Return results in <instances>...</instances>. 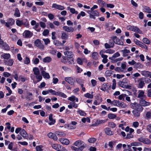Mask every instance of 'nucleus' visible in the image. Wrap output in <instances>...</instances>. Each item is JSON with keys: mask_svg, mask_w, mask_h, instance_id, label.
Returning <instances> with one entry per match:
<instances>
[{"mask_svg": "<svg viewBox=\"0 0 151 151\" xmlns=\"http://www.w3.org/2000/svg\"><path fill=\"white\" fill-rule=\"evenodd\" d=\"M108 125L112 128H114L116 126L114 122H109L108 123Z\"/></svg>", "mask_w": 151, "mask_h": 151, "instance_id": "5fc2aeb1", "label": "nucleus"}, {"mask_svg": "<svg viewBox=\"0 0 151 151\" xmlns=\"http://www.w3.org/2000/svg\"><path fill=\"white\" fill-rule=\"evenodd\" d=\"M33 71L34 74L36 76H38L40 74V70L37 67L34 68H33Z\"/></svg>", "mask_w": 151, "mask_h": 151, "instance_id": "cd10ccee", "label": "nucleus"}, {"mask_svg": "<svg viewBox=\"0 0 151 151\" xmlns=\"http://www.w3.org/2000/svg\"><path fill=\"white\" fill-rule=\"evenodd\" d=\"M10 57V54L9 53H5L1 56V57L5 59L8 60Z\"/></svg>", "mask_w": 151, "mask_h": 151, "instance_id": "7c9ffc66", "label": "nucleus"}, {"mask_svg": "<svg viewBox=\"0 0 151 151\" xmlns=\"http://www.w3.org/2000/svg\"><path fill=\"white\" fill-rule=\"evenodd\" d=\"M33 35V33L28 30H25L23 33V35L25 36L26 38H30Z\"/></svg>", "mask_w": 151, "mask_h": 151, "instance_id": "6e6552de", "label": "nucleus"}, {"mask_svg": "<svg viewBox=\"0 0 151 151\" xmlns=\"http://www.w3.org/2000/svg\"><path fill=\"white\" fill-rule=\"evenodd\" d=\"M77 112L81 116H85L86 115V113L84 111L80 110L77 111Z\"/></svg>", "mask_w": 151, "mask_h": 151, "instance_id": "a19ab883", "label": "nucleus"}, {"mask_svg": "<svg viewBox=\"0 0 151 151\" xmlns=\"http://www.w3.org/2000/svg\"><path fill=\"white\" fill-rule=\"evenodd\" d=\"M15 22V21L14 19L12 18H9L7 20V23L9 25H13Z\"/></svg>", "mask_w": 151, "mask_h": 151, "instance_id": "72a5a7b5", "label": "nucleus"}, {"mask_svg": "<svg viewBox=\"0 0 151 151\" xmlns=\"http://www.w3.org/2000/svg\"><path fill=\"white\" fill-rule=\"evenodd\" d=\"M52 61L51 58L49 56H47L45 57L43 59V62L44 63H50Z\"/></svg>", "mask_w": 151, "mask_h": 151, "instance_id": "393cba45", "label": "nucleus"}, {"mask_svg": "<svg viewBox=\"0 0 151 151\" xmlns=\"http://www.w3.org/2000/svg\"><path fill=\"white\" fill-rule=\"evenodd\" d=\"M22 25L27 27L29 26V22L27 19H24L22 20Z\"/></svg>", "mask_w": 151, "mask_h": 151, "instance_id": "c756f323", "label": "nucleus"}, {"mask_svg": "<svg viewBox=\"0 0 151 151\" xmlns=\"http://www.w3.org/2000/svg\"><path fill=\"white\" fill-rule=\"evenodd\" d=\"M137 97L138 98H140V99L142 98H146V96L144 95V92L143 91L141 90L140 91V92L138 94Z\"/></svg>", "mask_w": 151, "mask_h": 151, "instance_id": "b1692460", "label": "nucleus"}, {"mask_svg": "<svg viewBox=\"0 0 151 151\" xmlns=\"http://www.w3.org/2000/svg\"><path fill=\"white\" fill-rule=\"evenodd\" d=\"M48 137L50 138L53 139L54 140H57V137L55 134L52 132H50L47 134Z\"/></svg>", "mask_w": 151, "mask_h": 151, "instance_id": "2eb2a0df", "label": "nucleus"}, {"mask_svg": "<svg viewBox=\"0 0 151 151\" xmlns=\"http://www.w3.org/2000/svg\"><path fill=\"white\" fill-rule=\"evenodd\" d=\"M104 131L105 134L107 135L111 136L112 135L114 134V132L111 131L109 128H106L104 129Z\"/></svg>", "mask_w": 151, "mask_h": 151, "instance_id": "6ab92c4d", "label": "nucleus"}, {"mask_svg": "<svg viewBox=\"0 0 151 151\" xmlns=\"http://www.w3.org/2000/svg\"><path fill=\"white\" fill-rule=\"evenodd\" d=\"M41 75L43 76L44 78L49 79L50 78V76L48 73H46L45 71V73L44 72V73H42Z\"/></svg>", "mask_w": 151, "mask_h": 151, "instance_id": "37998d69", "label": "nucleus"}, {"mask_svg": "<svg viewBox=\"0 0 151 151\" xmlns=\"http://www.w3.org/2000/svg\"><path fill=\"white\" fill-rule=\"evenodd\" d=\"M34 44L36 46L40 48L41 50H44V46L42 44L41 41L39 39H37L35 41Z\"/></svg>", "mask_w": 151, "mask_h": 151, "instance_id": "20e7f679", "label": "nucleus"}, {"mask_svg": "<svg viewBox=\"0 0 151 151\" xmlns=\"http://www.w3.org/2000/svg\"><path fill=\"white\" fill-rule=\"evenodd\" d=\"M57 96L62 97L63 98H66L67 97V96L65 94L60 91H57Z\"/></svg>", "mask_w": 151, "mask_h": 151, "instance_id": "2f4dec72", "label": "nucleus"}, {"mask_svg": "<svg viewBox=\"0 0 151 151\" xmlns=\"http://www.w3.org/2000/svg\"><path fill=\"white\" fill-rule=\"evenodd\" d=\"M140 112H139L137 111L133 110L132 111V113L134 116L135 117H138L140 116Z\"/></svg>", "mask_w": 151, "mask_h": 151, "instance_id": "473e14b6", "label": "nucleus"}, {"mask_svg": "<svg viewBox=\"0 0 151 151\" xmlns=\"http://www.w3.org/2000/svg\"><path fill=\"white\" fill-rule=\"evenodd\" d=\"M63 30L68 32H72L74 31V28L72 27H69L67 26H64L63 27Z\"/></svg>", "mask_w": 151, "mask_h": 151, "instance_id": "dca6fc26", "label": "nucleus"}, {"mask_svg": "<svg viewBox=\"0 0 151 151\" xmlns=\"http://www.w3.org/2000/svg\"><path fill=\"white\" fill-rule=\"evenodd\" d=\"M55 133L57 135L60 136V137L65 135V134L62 132L56 131L55 132Z\"/></svg>", "mask_w": 151, "mask_h": 151, "instance_id": "09e8293b", "label": "nucleus"}, {"mask_svg": "<svg viewBox=\"0 0 151 151\" xmlns=\"http://www.w3.org/2000/svg\"><path fill=\"white\" fill-rule=\"evenodd\" d=\"M134 68L136 69L137 68H142L143 67V65L142 64L139 63H136L134 66Z\"/></svg>", "mask_w": 151, "mask_h": 151, "instance_id": "c03bdc74", "label": "nucleus"}, {"mask_svg": "<svg viewBox=\"0 0 151 151\" xmlns=\"http://www.w3.org/2000/svg\"><path fill=\"white\" fill-rule=\"evenodd\" d=\"M92 58L94 60H97L98 58L99 55L98 53L96 52H93L91 55Z\"/></svg>", "mask_w": 151, "mask_h": 151, "instance_id": "a878e982", "label": "nucleus"}, {"mask_svg": "<svg viewBox=\"0 0 151 151\" xmlns=\"http://www.w3.org/2000/svg\"><path fill=\"white\" fill-rule=\"evenodd\" d=\"M134 41L135 44L141 47L142 48L147 49V47L145 44H143L142 42L137 40L136 38L134 39Z\"/></svg>", "mask_w": 151, "mask_h": 151, "instance_id": "7ed1b4c3", "label": "nucleus"}, {"mask_svg": "<svg viewBox=\"0 0 151 151\" xmlns=\"http://www.w3.org/2000/svg\"><path fill=\"white\" fill-rule=\"evenodd\" d=\"M67 60L69 64H71L74 63V60L73 57L67 58Z\"/></svg>", "mask_w": 151, "mask_h": 151, "instance_id": "bf43d9fd", "label": "nucleus"}, {"mask_svg": "<svg viewBox=\"0 0 151 151\" xmlns=\"http://www.w3.org/2000/svg\"><path fill=\"white\" fill-rule=\"evenodd\" d=\"M119 103V100H114L112 101L111 104H113L114 106H118V104Z\"/></svg>", "mask_w": 151, "mask_h": 151, "instance_id": "603ef678", "label": "nucleus"}, {"mask_svg": "<svg viewBox=\"0 0 151 151\" xmlns=\"http://www.w3.org/2000/svg\"><path fill=\"white\" fill-rule=\"evenodd\" d=\"M127 95L126 94H122L118 97V99L120 100H122V99H124V97L126 96Z\"/></svg>", "mask_w": 151, "mask_h": 151, "instance_id": "3c124183", "label": "nucleus"}, {"mask_svg": "<svg viewBox=\"0 0 151 151\" xmlns=\"http://www.w3.org/2000/svg\"><path fill=\"white\" fill-rule=\"evenodd\" d=\"M19 134L24 138L27 139L28 137V134L24 129H22L20 132Z\"/></svg>", "mask_w": 151, "mask_h": 151, "instance_id": "ddd939ff", "label": "nucleus"}, {"mask_svg": "<svg viewBox=\"0 0 151 151\" xmlns=\"http://www.w3.org/2000/svg\"><path fill=\"white\" fill-rule=\"evenodd\" d=\"M92 14L94 15L95 16H99V12L96 10L92 11Z\"/></svg>", "mask_w": 151, "mask_h": 151, "instance_id": "69168bd1", "label": "nucleus"}, {"mask_svg": "<svg viewBox=\"0 0 151 151\" xmlns=\"http://www.w3.org/2000/svg\"><path fill=\"white\" fill-rule=\"evenodd\" d=\"M4 62L6 65L12 66L13 64L14 61L12 59H9L8 60H5Z\"/></svg>", "mask_w": 151, "mask_h": 151, "instance_id": "412c9836", "label": "nucleus"}, {"mask_svg": "<svg viewBox=\"0 0 151 151\" xmlns=\"http://www.w3.org/2000/svg\"><path fill=\"white\" fill-rule=\"evenodd\" d=\"M0 22L1 24H5V26H6L7 27H9L10 26L9 25L8 23L7 22H5L4 20L2 19H1L0 20Z\"/></svg>", "mask_w": 151, "mask_h": 151, "instance_id": "49530a36", "label": "nucleus"}, {"mask_svg": "<svg viewBox=\"0 0 151 151\" xmlns=\"http://www.w3.org/2000/svg\"><path fill=\"white\" fill-rule=\"evenodd\" d=\"M111 43L110 45L107 43H106L104 44V46L106 49L109 48L111 47H112L114 46V43L112 42H110Z\"/></svg>", "mask_w": 151, "mask_h": 151, "instance_id": "f704fd0d", "label": "nucleus"}, {"mask_svg": "<svg viewBox=\"0 0 151 151\" xmlns=\"http://www.w3.org/2000/svg\"><path fill=\"white\" fill-rule=\"evenodd\" d=\"M85 145H82L80 146L78 148H77L74 146H72L71 147V148L73 150L75 151H82L83 149L85 147Z\"/></svg>", "mask_w": 151, "mask_h": 151, "instance_id": "4468645a", "label": "nucleus"}, {"mask_svg": "<svg viewBox=\"0 0 151 151\" xmlns=\"http://www.w3.org/2000/svg\"><path fill=\"white\" fill-rule=\"evenodd\" d=\"M130 105L131 108L139 112H142L143 109L142 107L140 104L136 102L131 104Z\"/></svg>", "mask_w": 151, "mask_h": 151, "instance_id": "f03ea898", "label": "nucleus"}, {"mask_svg": "<svg viewBox=\"0 0 151 151\" xmlns=\"http://www.w3.org/2000/svg\"><path fill=\"white\" fill-rule=\"evenodd\" d=\"M49 119L50 122L48 123V124L49 125H53L55 123V119H53L52 114H49Z\"/></svg>", "mask_w": 151, "mask_h": 151, "instance_id": "9b49d317", "label": "nucleus"}, {"mask_svg": "<svg viewBox=\"0 0 151 151\" xmlns=\"http://www.w3.org/2000/svg\"><path fill=\"white\" fill-rule=\"evenodd\" d=\"M16 24L19 26H20L22 25V20H17L16 21Z\"/></svg>", "mask_w": 151, "mask_h": 151, "instance_id": "680f3d73", "label": "nucleus"}, {"mask_svg": "<svg viewBox=\"0 0 151 151\" xmlns=\"http://www.w3.org/2000/svg\"><path fill=\"white\" fill-rule=\"evenodd\" d=\"M144 11L147 12L151 13V9L148 6H145L144 9Z\"/></svg>", "mask_w": 151, "mask_h": 151, "instance_id": "4d7b16f0", "label": "nucleus"}, {"mask_svg": "<svg viewBox=\"0 0 151 151\" xmlns=\"http://www.w3.org/2000/svg\"><path fill=\"white\" fill-rule=\"evenodd\" d=\"M74 145L76 146L79 147L82 145H86L82 141L78 140L76 141L74 144Z\"/></svg>", "mask_w": 151, "mask_h": 151, "instance_id": "a211bd4d", "label": "nucleus"}, {"mask_svg": "<svg viewBox=\"0 0 151 151\" xmlns=\"http://www.w3.org/2000/svg\"><path fill=\"white\" fill-rule=\"evenodd\" d=\"M146 98H142L140 99L139 103L140 104L142 107H146L149 106L150 105V103L147 102L145 101Z\"/></svg>", "mask_w": 151, "mask_h": 151, "instance_id": "0eeeda50", "label": "nucleus"}, {"mask_svg": "<svg viewBox=\"0 0 151 151\" xmlns=\"http://www.w3.org/2000/svg\"><path fill=\"white\" fill-rule=\"evenodd\" d=\"M52 7L60 10H63L65 9V7L63 6L55 3H54L52 4Z\"/></svg>", "mask_w": 151, "mask_h": 151, "instance_id": "f8f14e48", "label": "nucleus"}, {"mask_svg": "<svg viewBox=\"0 0 151 151\" xmlns=\"http://www.w3.org/2000/svg\"><path fill=\"white\" fill-rule=\"evenodd\" d=\"M84 96L86 98L92 99L93 98V96L89 93H87L84 94Z\"/></svg>", "mask_w": 151, "mask_h": 151, "instance_id": "79ce46f5", "label": "nucleus"}, {"mask_svg": "<svg viewBox=\"0 0 151 151\" xmlns=\"http://www.w3.org/2000/svg\"><path fill=\"white\" fill-rule=\"evenodd\" d=\"M49 34V31L48 29H45L43 32V35L44 36H46L48 35Z\"/></svg>", "mask_w": 151, "mask_h": 151, "instance_id": "338daca9", "label": "nucleus"}, {"mask_svg": "<svg viewBox=\"0 0 151 151\" xmlns=\"http://www.w3.org/2000/svg\"><path fill=\"white\" fill-rule=\"evenodd\" d=\"M115 143L114 141H111L109 142L108 145L110 147L111 149H112L113 147L114 143Z\"/></svg>", "mask_w": 151, "mask_h": 151, "instance_id": "0e129e2a", "label": "nucleus"}, {"mask_svg": "<svg viewBox=\"0 0 151 151\" xmlns=\"http://www.w3.org/2000/svg\"><path fill=\"white\" fill-rule=\"evenodd\" d=\"M121 52L123 53V56L124 57L127 56L128 55V53H130V51L127 49H124L121 50Z\"/></svg>", "mask_w": 151, "mask_h": 151, "instance_id": "4be33fe9", "label": "nucleus"}, {"mask_svg": "<svg viewBox=\"0 0 151 151\" xmlns=\"http://www.w3.org/2000/svg\"><path fill=\"white\" fill-rule=\"evenodd\" d=\"M96 141V139L94 137L89 138L88 140V142L90 143H94Z\"/></svg>", "mask_w": 151, "mask_h": 151, "instance_id": "8fccbe9b", "label": "nucleus"}, {"mask_svg": "<svg viewBox=\"0 0 151 151\" xmlns=\"http://www.w3.org/2000/svg\"><path fill=\"white\" fill-rule=\"evenodd\" d=\"M43 146L42 145H38L36 147V149L37 151H43V149H42L43 147Z\"/></svg>", "mask_w": 151, "mask_h": 151, "instance_id": "de8ad7c7", "label": "nucleus"}, {"mask_svg": "<svg viewBox=\"0 0 151 151\" xmlns=\"http://www.w3.org/2000/svg\"><path fill=\"white\" fill-rule=\"evenodd\" d=\"M59 149V150H58V151H68L64 147L61 145H60Z\"/></svg>", "mask_w": 151, "mask_h": 151, "instance_id": "774afa93", "label": "nucleus"}, {"mask_svg": "<svg viewBox=\"0 0 151 151\" xmlns=\"http://www.w3.org/2000/svg\"><path fill=\"white\" fill-rule=\"evenodd\" d=\"M118 106L121 107L122 108H125L127 107L126 104L124 103L123 102H120L118 104Z\"/></svg>", "mask_w": 151, "mask_h": 151, "instance_id": "e433bc0d", "label": "nucleus"}, {"mask_svg": "<svg viewBox=\"0 0 151 151\" xmlns=\"http://www.w3.org/2000/svg\"><path fill=\"white\" fill-rule=\"evenodd\" d=\"M138 140L140 142L147 145H150L151 143V141L149 139L147 138H144L142 137L139 138Z\"/></svg>", "mask_w": 151, "mask_h": 151, "instance_id": "423d86ee", "label": "nucleus"}, {"mask_svg": "<svg viewBox=\"0 0 151 151\" xmlns=\"http://www.w3.org/2000/svg\"><path fill=\"white\" fill-rule=\"evenodd\" d=\"M138 86L139 88H142L145 85L144 80L142 78H139L138 80Z\"/></svg>", "mask_w": 151, "mask_h": 151, "instance_id": "9d476101", "label": "nucleus"}, {"mask_svg": "<svg viewBox=\"0 0 151 151\" xmlns=\"http://www.w3.org/2000/svg\"><path fill=\"white\" fill-rule=\"evenodd\" d=\"M39 59L37 58H33L32 59V61L33 62V63L35 65L38 64L39 62Z\"/></svg>", "mask_w": 151, "mask_h": 151, "instance_id": "864d4df0", "label": "nucleus"}, {"mask_svg": "<svg viewBox=\"0 0 151 151\" xmlns=\"http://www.w3.org/2000/svg\"><path fill=\"white\" fill-rule=\"evenodd\" d=\"M144 80V82L146 83H148L151 82V80L147 78H142Z\"/></svg>", "mask_w": 151, "mask_h": 151, "instance_id": "052dcab7", "label": "nucleus"}, {"mask_svg": "<svg viewBox=\"0 0 151 151\" xmlns=\"http://www.w3.org/2000/svg\"><path fill=\"white\" fill-rule=\"evenodd\" d=\"M77 63L80 65H82L83 64L82 60L79 58H78L77 59Z\"/></svg>", "mask_w": 151, "mask_h": 151, "instance_id": "e2e57ef3", "label": "nucleus"}, {"mask_svg": "<svg viewBox=\"0 0 151 151\" xmlns=\"http://www.w3.org/2000/svg\"><path fill=\"white\" fill-rule=\"evenodd\" d=\"M107 120L108 119L106 120L97 119L93 124L95 126H98L99 124L105 123L107 121Z\"/></svg>", "mask_w": 151, "mask_h": 151, "instance_id": "f3484780", "label": "nucleus"}, {"mask_svg": "<svg viewBox=\"0 0 151 151\" xmlns=\"http://www.w3.org/2000/svg\"><path fill=\"white\" fill-rule=\"evenodd\" d=\"M60 142L63 144L68 145L69 144V141L66 139L64 138H60L59 139Z\"/></svg>", "mask_w": 151, "mask_h": 151, "instance_id": "aec40b11", "label": "nucleus"}, {"mask_svg": "<svg viewBox=\"0 0 151 151\" xmlns=\"http://www.w3.org/2000/svg\"><path fill=\"white\" fill-rule=\"evenodd\" d=\"M24 63L25 64H28L30 63V60L29 58L26 56L25 58V60H24Z\"/></svg>", "mask_w": 151, "mask_h": 151, "instance_id": "6e6d98bb", "label": "nucleus"}, {"mask_svg": "<svg viewBox=\"0 0 151 151\" xmlns=\"http://www.w3.org/2000/svg\"><path fill=\"white\" fill-rule=\"evenodd\" d=\"M108 117L109 119H113L116 117V115L115 114L109 113L108 114Z\"/></svg>", "mask_w": 151, "mask_h": 151, "instance_id": "c9c22d12", "label": "nucleus"}, {"mask_svg": "<svg viewBox=\"0 0 151 151\" xmlns=\"http://www.w3.org/2000/svg\"><path fill=\"white\" fill-rule=\"evenodd\" d=\"M114 72L111 70H107L105 71V74L107 76L109 77L111 76Z\"/></svg>", "mask_w": 151, "mask_h": 151, "instance_id": "ea45409f", "label": "nucleus"}, {"mask_svg": "<svg viewBox=\"0 0 151 151\" xmlns=\"http://www.w3.org/2000/svg\"><path fill=\"white\" fill-rule=\"evenodd\" d=\"M2 48L3 49L6 50H9L10 49V46L6 42L3 45Z\"/></svg>", "mask_w": 151, "mask_h": 151, "instance_id": "c85d7f7f", "label": "nucleus"}, {"mask_svg": "<svg viewBox=\"0 0 151 151\" xmlns=\"http://www.w3.org/2000/svg\"><path fill=\"white\" fill-rule=\"evenodd\" d=\"M52 40H54L53 43L54 45L57 46H59L62 45V42L57 40H56V38H52Z\"/></svg>", "mask_w": 151, "mask_h": 151, "instance_id": "bb28decb", "label": "nucleus"}, {"mask_svg": "<svg viewBox=\"0 0 151 151\" xmlns=\"http://www.w3.org/2000/svg\"><path fill=\"white\" fill-rule=\"evenodd\" d=\"M127 84V80L126 78H124L122 81H119L118 83V85L119 87L124 88L131 89V86Z\"/></svg>", "mask_w": 151, "mask_h": 151, "instance_id": "f257e3e1", "label": "nucleus"}, {"mask_svg": "<svg viewBox=\"0 0 151 151\" xmlns=\"http://www.w3.org/2000/svg\"><path fill=\"white\" fill-rule=\"evenodd\" d=\"M144 43L149 44L150 43V40L148 39V38H143L142 40Z\"/></svg>", "mask_w": 151, "mask_h": 151, "instance_id": "13d9d810", "label": "nucleus"}, {"mask_svg": "<svg viewBox=\"0 0 151 151\" xmlns=\"http://www.w3.org/2000/svg\"><path fill=\"white\" fill-rule=\"evenodd\" d=\"M112 40H110V41H112L115 44L119 45H123L124 38H112Z\"/></svg>", "mask_w": 151, "mask_h": 151, "instance_id": "39448f33", "label": "nucleus"}, {"mask_svg": "<svg viewBox=\"0 0 151 151\" xmlns=\"http://www.w3.org/2000/svg\"><path fill=\"white\" fill-rule=\"evenodd\" d=\"M60 146V145H59L54 144L52 145V147L53 149L58 151V150H59V148Z\"/></svg>", "mask_w": 151, "mask_h": 151, "instance_id": "a18cd8bd", "label": "nucleus"}, {"mask_svg": "<svg viewBox=\"0 0 151 151\" xmlns=\"http://www.w3.org/2000/svg\"><path fill=\"white\" fill-rule=\"evenodd\" d=\"M14 16L17 17H19L20 16V14L19 10L17 8H16L15 10V12L14 14Z\"/></svg>", "mask_w": 151, "mask_h": 151, "instance_id": "58836bf2", "label": "nucleus"}, {"mask_svg": "<svg viewBox=\"0 0 151 151\" xmlns=\"http://www.w3.org/2000/svg\"><path fill=\"white\" fill-rule=\"evenodd\" d=\"M95 98L96 99L95 100H97V101L100 103H101L103 100L102 98L99 96L96 95L95 96Z\"/></svg>", "mask_w": 151, "mask_h": 151, "instance_id": "4c0bfd02", "label": "nucleus"}, {"mask_svg": "<svg viewBox=\"0 0 151 151\" xmlns=\"http://www.w3.org/2000/svg\"><path fill=\"white\" fill-rule=\"evenodd\" d=\"M64 54L65 55H66L67 58L73 57L74 56V55L72 52L68 51L65 52Z\"/></svg>", "mask_w": 151, "mask_h": 151, "instance_id": "5701e85b", "label": "nucleus"}, {"mask_svg": "<svg viewBox=\"0 0 151 151\" xmlns=\"http://www.w3.org/2000/svg\"><path fill=\"white\" fill-rule=\"evenodd\" d=\"M65 81L71 85L74 84L75 81V80L72 77H66L65 78Z\"/></svg>", "mask_w": 151, "mask_h": 151, "instance_id": "1a4fd4ad", "label": "nucleus"}]
</instances>
